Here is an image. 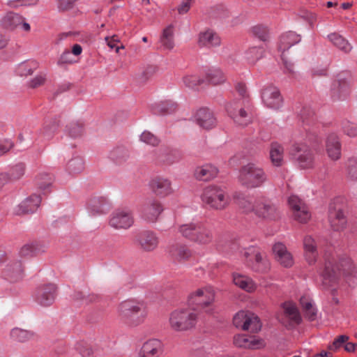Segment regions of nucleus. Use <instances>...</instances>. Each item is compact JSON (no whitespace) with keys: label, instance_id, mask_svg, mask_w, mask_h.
Here are the masks:
<instances>
[{"label":"nucleus","instance_id":"4d7b16f0","mask_svg":"<svg viewBox=\"0 0 357 357\" xmlns=\"http://www.w3.org/2000/svg\"><path fill=\"white\" fill-rule=\"evenodd\" d=\"M342 132L350 137H357V125L347 120L342 122Z\"/></svg>","mask_w":357,"mask_h":357},{"label":"nucleus","instance_id":"a211bd4d","mask_svg":"<svg viewBox=\"0 0 357 357\" xmlns=\"http://www.w3.org/2000/svg\"><path fill=\"white\" fill-rule=\"evenodd\" d=\"M301 41V37L295 32L289 31L282 35L280 39L279 50L282 52V59L283 64L289 73H294V66L291 62H289L284 58V52L292 45L298 43Z\"/></svg>","mask_w":357,"mask_h":357},{"label":"nucleus","instance_id":"69168bd1","mask_svg":"<svg viewBox=\"0 0 357 357\" xmlns=\"http://www.w3.org/2000/svg\"><path fill=\"white\" fill-rule=\"evenodd\" d=\"M46 76L45 75H38L32 79L29 82V86L32 89L38 88L45 84Z\"/></svg>","mask_w":357,"mask_h":357},{"label":"nucleus","instance_id":"0eeeda50","mask_svg":"<svg viewBox=\"0 0 357 357\" xmlns=\"http://www.w3.org/2000/svg\"><path fill=\"white\" fill-rule=\"evenodd\" d=\"M202 202L208 207L218 211L225 209L229 204V197L226 191L217 185L206 187L201 195Z\"/></svg>","mask_w":357,"mask_h":357},{"label":"nucleus","instance_id":"c9c22d12","mask_svg":"<svg viewBox=\"0 0 357 357\" xmlns=\"http://www.w3.org/2000/svg\"><path fill=\"white\" fill-rule=\"evenodd\" d=\"M109 209L108 202L103 197H96L90 199L89 210L92 215L105 213Z\"/></svg>","mask_w":357,"mask_h":357},{"label":"nucleus","instance_id":"09e8293b","mask_svg":"<svg viewBox=\"0 0 357 357\" xmlns=\"http://www.w3.org/2000/svg\"><path fill=\"white\" fill-rule=\"evenodd\" d=\"M328 218L329 221L335 222L337 220L347 218V216L342 206L336 202H333L330 206Z\"/></svg>","mask_w":357,"mask_h":357},{"label":"nucleus","instance_id":"6e6d98bb","mask_svg":"<svg viewBox=\"0 0 357 357\" xmlns=\"http://www.w3.org/2000/svg\"><path fill=\"white\" fill-rule=\"evenodd\" d=\"M140 140L152 146H157L160 142V139L157 136L147 130H145L140 135Z\"/></svg>","mask_w":357,"mask_h":357},{"label":"nucleus","instance_id":"412c9836","mask_svg":"<svg viewBox=\"0 0 357 357\" xmlns=\"http://www.w3.org/2000/svg\"><path fill=\"white\" fill-rule=\"evenodd\" d=\"M152 192L160 197H166L174 193L172 181L164 176H155L149 183Z\"/></svg>","mask_w":357,"mask_h":357},{"label":"nucleus","instance_id":"79ce46f5","mask_svg":"<svg viewBox=\"0 0 357 357\" xmlns=\"http://www.w3.org/2000/svg\"><path fill=\"white\" fill-rule=\"evenodd\" d=\"M40 245L37 242H30L24 245L20 250V256L24 258L34 257L41 252Z\"/></svg>","mask_w":357,"mask_h":357},{"label":"nucleus","instance_id":"58836bf2","mask_svg":"<svg viewBox=\"0 0 357 357\" xmlns=\"http://www.w3.org/2000/svg\"><path fill=\"white\" fill-rule=\"evenodd\" d=\"M84 167L85 163L83 158L75 155L67 162L66 169L69 174L75 176L82 172Z\"/></svg>","mask_w":357,"mask_h":357},{"label":"nucleus","instance_id":"680f3d73","mask_svg":"<svg viewBox=\"0 0 357 357\" xmlns=\"http://www.w3.org/2000/svg\"><path fill=\"white\" fill-rule=\"evenodd\" d=\"M73 54L69 50H66L61 55L58 63L59 64H70L75 62Z\"/></svg>","mask_w":357,"mask_h":357},{"label":"nucleus","instance_id":"aec40b11","mask_svg":"<svg viewBox=\"0 0 357 357\" xmlns=\"http://www.w3.org/2000/svg\"><path fill=\"white\" fill-rule=\"evenodd\" d=\"M56 287L53 284L43 285L37 288L34 292L35 301L43 307L51 305L56 298Z\"/></svg>","mask_w":357,"mask_h":357},{"label":"nucleus","instance_id":"c03bdc74","mask_svg":"<svg viewBox=\"0 0 357 357\" xmlns=\"http://www.w3.org/2000/svg\"><path fill=\"white\" fill-rule=\"evenodd\" d=\"M22 23V17L14 13H8L3 20V26L13 30L19 28Z\"/></svg>","mask_w":357,"mask_h":357},{"label":"nucleus","instance_id":"ddd939ff","mask_svg":"<svg viewBox=\"0 0 357 357\" xmlns=\"http://www.w3.org/2000/svg\"><path fill=\"white\" fill-rule=\"evenodd\" d=\"M243 256L247 259L248 264L257 271L264 273L269 270L270 263L259 250L255 247H250L245 250Z\"/></svg>","mask_w":357,"mask_h":357},{"label":"nucleus","instance_id":"39448f33","mask_svg":"<svg viewBox=\"0 0 357 357\" xmlns=\"http://www.w3.org/2000/svg\"><path fill=\"white\" fill-rule=\"evenodd\" d=\"M178 231L185 238L200 245L209 244L213 240L211 229L199 221L182 224L178 226Z\"/></svg>","mask_w":357,"mask_h":357},{"label":"nucleus","instance_id":"f257e3e1","mask_svg":"<svg viewBox=\"0 0 357 357\" xmlns=\"http://www.w3.org/2000/svg\"><path fill=\"white\" fill-rule=\"evenodd\" d=\"M349 277L353 284L357 283V271L351 259L344 255L338 259L333 255L325 256V267L321 273L325 288L333 286L342 276Z\"/></svg>","mask_w":357,"mask_h":357},{"label":"nucleus","instance_id":"20e7f679","mask_svg":"<svg viewBox=\"0 0 357 357\" xmlns=\"http://www.w3.org/2000/svg\"><path fill=\"white\" fill-rule=\"evenodd\" d=\"M268 175L259 165L250 162L241 167L238 176L239 183L248 189L262 187L268 181Z\"/></svg>","mask_w":357,"mask_h":357},{"label":"nucleus","instance_id":"4c0bfd02","mask_svg":"<svg viewBox=\"0 0 357 357\" xmlns=\"http://www.w3.org/2000/svg\"><path fill=\"white\" fill-rule=\"evenodd\" d=\"M226 76L220 68L208 69L205 74V83L218 85L225 82Z\"/></svg>","mask_w":357,"mask_h":357},{"label":"nucleus","instance_id":"37998d69","mask_svg":"<svg viewBox=\"0 0 357 357\" xmlns=\"http://www.w3.org/2000/svg\"><path fill=\"white\" fill-rule=\"evenodd\" d=\"M329 40L338 49L347 53L351 50V45L342 36L333 33L328 36Z\"/></svg>","mask_w":357,"mask_h":357},{"label":"nucleus","instance_id":"473e14b6","mask_svg":"<svg viewBox=\"0 0 357 357\" xmlns=\"http://www.w3.org/2000/svg\"><path fill=\"white\" fill-rule=\"evenodd\" d=\"M282 308L284 317L289 325H297L301 322V314L294 303L291 301L285 302Z\"/></svg>","mask_w":357,"mask_h":357},{"label":"nucleus","instance_id":"de8ad7c7","mask_svg":"<svg viewBox=\"0 0 357 357\" xmlns=\"http://www.w3.org/2000/svg\"><path fill=\"white\" fill-rule=\"evenodd\" d=\"M38 68V63L36 61H28L20 63L17 69V74L20 76L31 75Z\"/></svg>","mask_w":357,"mask_h":357},{"label":"nucleus","instance_id":"f3484780","mask_svg":"<svg viewBox=\"0 0 357 357\" xmlns=\"http://www.w3.org/2000/svg\"><path fill=\"white\" fill-rule=\"evenodd\" d=\"M288 204L295 220L301 223H305L310 219L311 214L308 208L299 197L296 195L290 196Z\"/></svg>","mask_w":357,"mask_h":357},{"label":"nucleus","instance_id":"dca6fc26","mask_svg":"<svg viewBox=\"0 0 357 357\" xmlns=\"http://www.w3.org/2000/svg\"><path fill=\"white\" fill-rule=\"evenodd\" d=\"M164 208L162 203L156 199H150L146 201L142 207V218L147 222H155Z\"/></svg>","mask_w":357,"mask_h":357},{"label":"nucleus","instance_id":"cd10ccee","mask_svg":"<svg viewBox=\"0 0 357 357\" xmlns=\"http://www.w3.org/2000/svg\"><path fill=\"white\" fill-rule=\"evenodd\" d=\"M41 202V198L36 194L31 195L22 201L15 208L17 215H24L35 212Z\"/></svg>","mask_w":357,"mask_h":357},{"label":"nucleus","instance_id":"a18cd8bd","mask_svg":"<svg viewBox=\"0 0 357 357\" xmlns=\"http://www.w3.org/2000/svg\"><path fill=\"white\" fill-rule=\"evenodd\" d=\"M25 166L22 163H18L12 167L8 172L4 174L8 176V181L14 182L20 179L24 174Z\"/></svg>","mask_w":357,"mask_h":357},{"label":"nucleus","instance_id":"e2e57ef3","mask_svg":"<svg viewBox=\"0 0 357 357\" xmlns=\"http://www.w3.org/2000/svg\"><path fill=\"white\" fill-rule=\"evenodd\" d=\"M349 340V337L347 335H340L336 339L334 340L332 344H331L328 347V349L331 351H336L340 347L342 346L344 343H346V342Z\"/></svg>","mask_w":357,"mask_h":357},{"label":"nucleus","instance_id":"8fccbe9b","mask_svg":"<svg viewBox=\"0 0 357 357\" xmlns=\"http://www.w3.org/2000/svg\"><path fill=\"white\" fill-rule=\"evenodd\" d=\"M35 181L40 190L46 191L52 183V178L48 174L42 173L36 176Z\"/></svg>","mask_w":357,"mask_h":357},{"label":"nucleus","instance_id":"603ef678","mask_svg":"<svg viewBox=\"0 0 357 357\" xmlns=\"http://www.w3.org/2000/svg\"><path fill=\"white\" fill-rule=\"evenodd\" d=\"M245 59L251 63H255L264 55V50L261 47H252L245 52Z\"/></svg>","mask_w":357,"mask_h":357},{"label":"nucleus","instance_id":"ea45409f","mask_svg":"<svg viewBox=\"0 0 357 357\" xmlns=\"http://www.w3.org/2000/svg\"><path fill=\"white\" fill-rule=\"evenodd\" d=\"M33 337L34 333L33 331L17 327L13 328L10 332V339L17 342H26L32 340Z\"/></svg>","mask_w":357,"mask_h":357},{"label":"nucleus","instance_id":"0e129e2a","mask_svg":"<svg viewBox=\"0 0 357 357\" xmlns=\"http://www.w3.org/2000/svg\"><path fill=\"white\" fill-rule=\"evenodd\" d=\"M176 105L174 102H167L160 106V111L163 114H170L175 111Z\"/></svg>","mask_w":357,"mask_h":357},{"label":"nucleus","instance_id":"864d4df0","mask_svg":"<svg viewBox=\"0 0 357 357\" xmlns=\"http://www.w3.org/2000/svg\"><path fill=\"white\" fill-rule=\"evenodd\" d=\"M68 135L73 138H77L82 135L84 132L83 124L78 121L70 123L67 127Z\"/></svg>","mask_w":357,"mask_h":357},{"label":"nucleus","instance_id":"f03ea898","mask_svg":"<svg viewBox=\"0 0 357 357\" xmlns=\"http://www.w3.org/2000/svg\"><path fill=\"white\" fill-rule=\"evenodd\" d=\"M234 199L244 213H253L258 218L263 220L275 221L280 217L279 208L267 197H261L253 202L250 196L241 192H236Z\"/></svg>","mask_w":357,"mask_h":357},{"label":"nucleus","instance_id":"f8f14e48","mask_svg":"<svg viewBox=\"0 0 357 357\" xmlns=\"http://www.w3.org/2000/svg\"><path fill=\"white\" fill-rule=\"evenodd\" d=\"M135 222L132 211L129 208H118L113 211L109 220V225L115 229H128Z\"/></svg>","mask_w":357,"mask_h":357},{"label":"nucleus","instance_id":"5fc2aeb1","mask_svg":"<svg viewBox=\"0 0 357 357\" xmlns=\"http://www.w3.org/2000/svg\"><path fill=\"white\" fill-rule=\"evenodd\" d=\"M183 82L187 87L194 89L205 83V80L197 75H186L183 77Z\"/></svg>","mask_w":357,"mask_h":357},{"label":"nucleus","instance_id":"7c9ffc66","mask_svg":"<svg viewBox=\"0 0 357 357\" xmlns=\"http://www.w3.org/2000/svg\"><path fill=\"white\" fill-rule=\"evenodd\" d=\"M304 254L309 264L316 262L318 257L317 245L315 240L310 236H305L303 239Z\"/></svg>","mask_w":357,"mask_h":357},{"label":"nucleus","instance_id":"c85d7f7f","mask_svg":"<svg viewBox=\"0 0 357 357\" xmlns=\"http://www.w3.org/2000/svg\"><path fill=\"white\" fill-rule=\"evenodd\" d=\"M59 126V121L56 119H50L45 121L43 127L38 133V141L50 140L57 132Z\"/></svg>","mask_w":357,"mask_h":357},{"label":"nucleus","instance_id":"4468645a","mask_svg":"<svg viewBox=\"0 0 357 357\" xmlns=\"http://www.w3.org/2000/svg\"><path fill=\"white\" fill-rule=\"evenodd\" d=\"M291 153L296 158L300 167L309 169L313 167L314 155L311 149L306 144H294Z\"/></svg>","mask_w":357,"mask_h":357},{"label":"nucleus","instance_id":"338daca9","mask_svg":"<svg viewBox=\"0 0 357 357\" xmlns=\"http://www.w3.org/2000/svg\"><path fill=\"white\" fill-rule=\"evenodd\" d=\"M155 71V68L153 66H148L146 69L138 75V79L141 82H146L151 75H152Z\"/></svg>","mask_w":357,"mask_h":357},{"label":"nucleus","instance_id":"b1692460","mask_svg":"<svg viewBox=\"0 0 357 357\" xmlns=\"http://www.w3.org/2000/svg\"><path fill=\"white\" fill-rule=\"evenodd\" d=\"M234 343L238 347L249 349H259L265 347V342L263 339L257 336L246 335H235Z\"/></svg>","mask_w":357,"mask_h":357},{"label":"nucleus","instance_id":"13d9d810","mask_svg":"<svg viewBox=\"0 0 357 357\" xmlns=\"http://www.w3.org/2000/svg\"><path fill=\"white\" fill-rule=\"evenodd\" d=\"M252 33L262 41H266L268 38V28L264 25L258 24L253 26L252 28Z\"/></svg>","mask_w":357,"mask_h":357},{"label":"nucleus","instance_id":"49530a36","mask_svg":"<svg viewBox=\"0 0 357 357\" xmlns=\"http://www.w3.org/2000/svg\"><path fill=\"white\" fill-rule=\"evenodd\" d=\"M160 42L163 47L167 50H172L174 46V27L172 25L165 28L160 38Z\"/></svg>","mask_w":357,"mask_h":357},{"label":"nucleus","instance_id":"774afa93","mask_svg":"<svg viewBox=\"0 0 357 357\" xmlns=\"http://www.w3.org/2000/svg\"><path fill=\"white\" fill-rule=\"evenodd\" d=\"M348 174L351 179L357 180V160H349L348 165Z\"/></svg>","mask_w":357,"mask_h":357},{"label":"nucleus","instance_id":"3c124183","mask_svg":"<svg viewBox=\"0 0 357 357\" xmlns=\"http://www.w3.org/2000/svg\"><path fill=\"white\" fill-rule=\"evenodd\" d=\"M129 157V152L125 147H117L110 153V158L117 163L126 161Z\"/></svg>","mask_w":357,"mask_h":357},{"label":"nucleus","instance_id":"72a5a7b5","mask_svg":"<svg viewBox=\"0 0 357 357\" xmlns=\"http://www.w3.org/2000/svg\"><path fill=\"white\" fill-rule=\"evenodd\" d=\"M218 173V168L211 164H205L197 167L195 171V176L200 181H207L214 178Z\"/></svg>","mask_w":357,"mask_h":357},{"label":"nucleus","instance_id":"423d86ee","mask_svg":"<svg viewBox=\"0 0 357 357\" xmlns=\"http://www.w3.org/2000/svg\"><path fill=\"white\" fill-rule=\"evenodd\" d=\"M197 319V314L193 309L179 308L170 314L169 326L174 331H185L195 326Z\"/></svg>","mask_w":357,"mask_h":357},{"label":"nucleus","instance_id":"9b49d317","mask_svg":"<svg viewBox=\"0 0 357 357\" xmlns=\"http://www.w3.org/2000/svg\"><path fill=\"white\" fill-rule=\"evenodd\" d=\"M233 324L238 328L252 333H257L261 328L259 317L249 311L241 310L238 312L234 316Z\"/></svg>","mask_w":357,"mask_h":357},{"label":"nucleus","instance_id":"9d476101","mask_svg":"<svg viewBox=\"0 0 357 357\" xmlns=\"http://www.w3.org/2000/svg\"><path fill=\"white\" fill-rule=\"evenodd\" d=\"M227 110L234 122L241 126H246L252 121V116L248 99L229 103Z\"/></svg>","mask_w":357,"mask_h":357},{"label":"nucleus","instance_id":"f704fd0d","mask_svg":"<svg viewBox=\"0 0 357 357\" xmlns=\"http://www.w3.org/2000/svg\"><path fill=\"white\" fill-rule=\"evenodd\" d=\"M269 158L272 165L281 167L284 164V147L278 142H272L270 145Z\"/></svg>","mask_w":357,"mask_h":357},{"label":"nucleus","instance_id":"a19ab883","mask_svg":"<svg viewBox=\"0 0 357 357\" xmlns=\"http://www.w3.org/2000/svg\"><path fill=\"white\" fill-rule=\"evenodd\" d=\"M300 304L304 311L305 317L310 321L314 320L317 316V310L314 307L311 299L307 296H302L300 298Z\"/></svg>","mask_w":357,"mask_h":357},{"label":"nucleus","instance_id":"bb28decb","mask_svg":"<svg viewBox=\"0 0 357 357\" xmlns=\"http://www.w3.org/2000/svg\"><path fill=\"white\" fill-rule=\"evenodd\" d=\"M273 252L277 261L283 267L289 268L293 266L294 261L292 255L287 250L286 246L277 243L273 247Z\"/></svg>","mask_w":357,"mask_h":357},{"label":"nucleus","instance_id":"bf43d9fd","mask_svg":"<svg viewBox=\"0 0 357 357\" xmlns=\"http://www.w3.org/2000/svg\"><path fill=\"white\" fill-rule=\"evenodd\" d=\"M73 298L75 300L77 301H82L84 303L94 302L98 299V296L96 295L91 294L86 296L82 291H75L74 293Z\"/></svg>","mask_w":357,"mask_h":357},{"label":"nucleus","instance_id":"1a4fd4ad","mask_svg":"<svg viewBox=\"0 0 357 357\" xmlns=\"http://www.w3.org/2000/svg\"><path fill=\"white\" fill-rule=\"evenodd\" d=\"M0 269L3 276L10 282L21 280L24 275V266L21 261L10 259L0 252Z\"/></svg>","mask_w":357,"mask_h":357},{"label":"nucleus","instance_id":"c756f323","mask_svg":"<svg viewBox=\"0 0 357 357\" xmlns=\"http://www.w3.org/2000/svg\"><path fill=\"white\" fill-rule=\"evenodd\" d=\"M170 256L178 262H185L191 257L190 250L183 243H173L168 250Z\"/></svg>","mask_w":357,"mask_h":357},{"label":"nucleus","instance_id":"e433bc0d","mask_svg":"<svg viewBox=\"0 0 357 357\" xmlns=\"http://www.w3.org/2000/svg\"><path fill=\"white\" fill-rule=\"evenodd\" d=\"M233 282L248 292H253L257 288V284L250 278L239 273L233 274Z\"/></svg>","mask_w":357,"mask_h":357},{"label":"nucleus","instance_id":"6ab92c4d","mask_svg":"<svg viewBox=\"0 0 357 357\" xmlns=\"http://www.w3.org/2000/svg\"><path fill=\"white\" fill-rule=\"evenodd\" d=\"M138 248L146 252H151L157 249L160 239L154 231L146 230L140 232L135 239Z\"/></svg>","mask_w":357,"mask_h":357},{"label":"nucleus","instance_id":"052dcab7","mask_svg":"<svg viewBox=\"0 0 357 357\" xmlns=\"http://www.w3.org/2000/svg\"><path fill=\"white\" fill-rule=\"evenodd\" d=\"M300 115L303 121L306 122L307 123H310L314 121V112L310 108H303L301 110Z\"/></svg>","mask_w":357,"mask_h":357},{"label":"nucleus","instance_id":"2eb2a0df","mask_svg":"<svg viewBox=\"0 0 357 357\" xmlns=\"http://www.w3.org/2000/svg\"><path fill=\"white\" fill-rule=\"evenodd\" d=\"M261 96L264 104L267 107L278 109L282 105L283 98L280 90L274 85L265 86L261 90Z\"/></svg>","mask_w":357,"mask_h":357},{"label":"nucleus","instance_id":"2f4dec72","mask_svg":"<svg viewBox=\"0 0 357 357\" xmlns=\"http://www.w3.org/2000/svg\"><path fill=\"white\" fill-rule=\"evenodd\" d=\"M198 43L200 46L213 47L219 46L221 40L219 36L215 31L211 29H207L200 32Z\"/></svg>","mask_w":357,"mask_h":357},{"label":"nucleus","instance_id":"7ed1b4c3","mask_svg":"<svg viewBox=\"0 0 357 357\" xmlns=\"http://www.w3.org/2000/svg\"><path fill=\"white\" fill-rule=\"evenodd\" d=\"M118 316L120 320L130 328L137 327L147 318L149 311L144 303L134 300H126L118 306Z\"/></svg>","mask_w":357,"mask_h":357},{"label":"nucleus","instance_id":"4be33fe9","mask_svg":"<svg viewBox=\"0 0 357 357\" xmlns=\"http://www.w3.org/2000/svg\"><path fill=\"white\" fill-rule=\"evenodd\" d=\"M351 76L342 73L337 75L333 86V98L335 100L344 99L349 93Z\"/></svg>","mask_w":357,"mask_h":357},{"label":"nucleus","instance_id":"6e6552de","mask_svg":"<svg viewBox=\"0 0 357 357\" xmlns=\"http://www.w3.org/2000/svg\"><path fill=\"white\" fill-rule=\"evenodd\" d=\"M215 291L213 287L205 286L192 291L188 296V303L195 305L207 313L214 310Z\"/></svg>","mask_w":357,"mask_h":357},{"label":"nucleus","instance_id":"5701e85b","mask_svg":"<svg viewBox=\"0 0 357 357\" xmlns=\"http://www.w3.org/2000/svg\"><path fill=\"white\" fill-rule=\"evenodd\" d=\"M163 352V344L158 339H150L142 346L137 354L133 357H160Z\"/></svg>","mask_w":357,"mask_h":357},{"label":"nucleus","instance_id":"a878e982","mask_svg":"<svg viewBox=\"0 0 357 357\" xmlns=\"http://www.w3.org/2000/svg\"><path fill=\"white\" fill-rule=\"evenodd\" d=\"M197 124L206 130L214 128L216 125V119L213 113L207 108L199 109L195 115Z\"/></svg>","mask_w":357,"mask_h":357},{"label":"nucleus","instance_id":"393cba45","mask_svg":"<svg viewBox=\"0 0 357 357\" xmlns=\"http://www.w3.org/2000/svg\"><path fill=\"white\" fill-rule=\"evenodd\" d=\"M341 143L340 137L335 133H331L326 139V151L332 160H337L341 157Z\"/></svg>","mask_w":357,"mask_h":357}]
</instances>
